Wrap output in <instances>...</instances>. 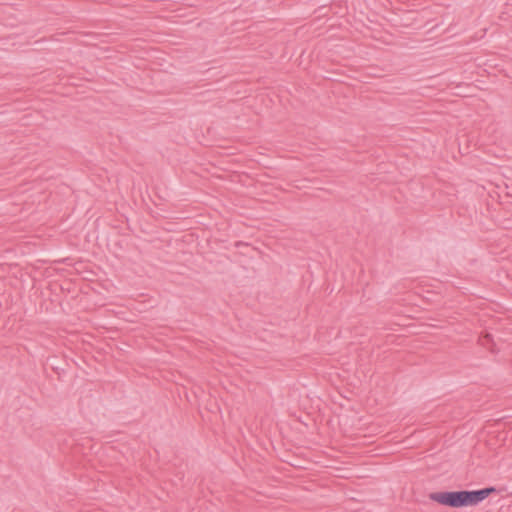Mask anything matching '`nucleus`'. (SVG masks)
<instances>
[{"label":"nucleus","mask_w":512,"mask_h":512,"mask_svg":"<svg viewBox=\"0 0 512 512\" xmlns=\"http://www.w3.org/2000/svg\"><path fill=\"white\" fill-rule=\"evenodd\" d=\"M241 245H244V243H243V242H241V241H237V242L235 243V246H236V247H239V246H241Z\"/></svg>","instance_id":"7ed1b4c3"},{"label":"nucleus","mask_w":512,"mask_h":512,"mask_svg":"<svg viewBox=\"0 0 512 512\" xmlns=\"http://www.w3.org/2000/svg\"><path fill=\"white\" fill-rule=\"evenodd\" d=\"M481 344L485 347H488L491 352H494L493 347L495 346L493 337L490 333H485L480 338Z\"/></svg>","instance_id":"f03ea898"},{"label":"nucleus","mask_w":512,"mask_h":512,"mask_svg":"<svg viewBox=\"0 0 512 512\" xmlns=\"http://www.w3.org/2000/svg\"><path fill=\"white\" fill-rule=\"evenodd\" d=\"M493 486L477 490L437 491L431 492L428 497L431 501L449 508H463L476 506L491 494L496 493Z\"/></svg>","instance_id":"f257e3e1"}]
</instances>
